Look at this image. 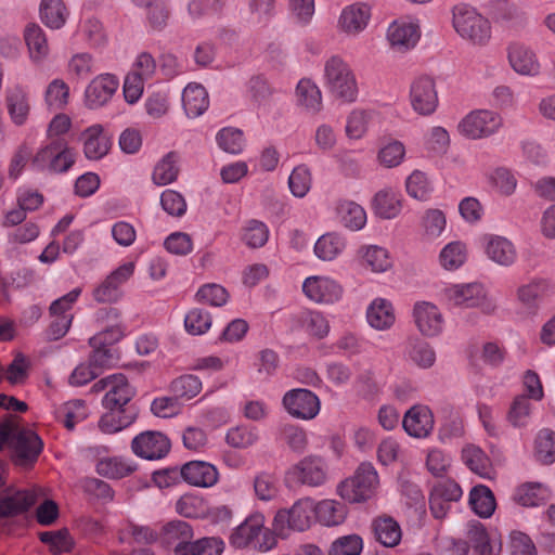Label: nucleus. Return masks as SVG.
<instances>
[{"mask_svg": "<svg viewBox=\"0 0 555 555\" xmlns=\"http://www.w3.org/2000/svg\"><path fill=\"white\" fill-rule=\"evenodd\" d=\"M8 444L12 452V461L16 466L23 468L33 467L41 452L44 443L40 436L31 428L22 426L18 418L12 423L0 424V451ZM5 462L0 460V488L4 486Z\"/></svg>", "mask_w": 555, "mask_h": 555, "instance_id": "1", "label": "nucleus"}, {"mask_svg": "<svg viewBox=\"0 0 555 555\" xmlns=\"http://www.w3.org/2000/svg\"><path fill=\"white\" fill-rule=\"evenodd\" d=\"M452 25L461 38L473 44L485 46L491 38L490 22L470 4L452 8Z\"/></svg>", "mask_w": 555, "mask_h": 555, "instance_id": "2", "label": "nucleus"}, {"mask_svg": "<svg viewBox=\"0 0 555 555\" xmlns=\"http://www.w3.org/2000/svg\"><path fill=\"white\" fill-rule=\"evenodd\" d=\"M325 86L337 99L353 102L358 95L356 77L349 65L339 56H332L324 67Z\"/></svg>", "mask_w": 555, "mask_h": 555, "instance_id": "3", "label": "nucleus"}, {"mask_svg": "<svg viewBox=\"0 0 555 555\" xmlns=\"http://www.w3.org/2000/svg\"><path fill=\"white\" fill-rule=\"evenodd\" d=\"M378 474L372 463L359 465L354 475L338 486L339 495L349 502H363L372 498L378 487Z\"/></svg>", "mask_w": 555, "mask_h": 555, "instance_id": "4", "label": "nucleus"}, {"mask_svg": "<svg viewBox=\"0 0 555 555\" xmlns=\"http://www.w3.org/2000/svg\"><path fill=\"white\" fill-rule=\"evenodd\" d=\"M75 152L63 138L52 139L33 158L31 166L37 170L54 173L66 172L75 163Z\"/></svg>", "mask_w": 555, "mask_h": 555, "instance_id": "5", "label": "nucleus"}, {"mask_svg": "<svg viewBox=\"0 0 555 555\" xmlns=\"http://www.w3.org/2000/svg\"><path fill=\"white\" fill-rule=\"evenodd\" d=\"M327 480V464L321 456L308 455L291 466L284 476L285 486L321 487Z\"/></svg>", "mask_w": 555, "mask_h": 555, "instance_id": "6", "label": "nucleus"}, {"mask_svg": "<svg viewBox=\"0 0 555 555\" xmlns=\"http://www.w3.org/2000/svg\"><path fill=\"white\" fill-rule=\"evenodd\" d=\"M503 125L500 114L490 109H474L457 124L459 133L469 140H480L496 133Z\"/></svg>", "mask_w": 555, "mask_h": 555, "instance_id": "7", "label": "nucleus"}, {"mask_svg": "<svg viewBox=\"0 0 555 555\" xmlns=\"http://www.w3.org/2000/svg\"><path fill=\"white\" fill-rule=\"evenodd\" d=\"M314 518V501L310 498L297 500L291 508L280 509L273 520V528L280 535L287 530L305 531Z\"/></svg>", "mask_w": 555, "mask_h": 555, "instance_id": "8", "label": "nucleus"}, {"mask_svg": "<svg viewBox=\"0 0 555 555\" xmlns=\"http://www.w3.org/2000/svg\"><path fill=\"white\" fill-rule=\"evenodd\" d=\"M412 317L422 336L435 338L440 336L446 327V320L440 309L430 301H416Z\"/></svg>", "mask_w": 555, "mask_h": 555, "instance_id": "9", "label": "nucleus"}, {"mask_svg": "<svg viewBox=\"0 0 555 555\" xmlns=\"http://www.w3.org/2000/svg\"><path fill=\"white\" fill-rule=\"evenodd\" d=\"M283 405L292 416L300 420L314 418L321 409L319 397L302 388L287 391L283 397Z\"/></svg>", "mask_w": 555, "mask_h": 555, "instance_id": "10", "label": "nucleus"}, {"mask_svg": "<svg viewBox=\"0 0 555 555\" xmlns=\"http://www.w3.org/2000/svg\"><path fill=\"white\" fill-rule=\"evenodd\" d=\"M4 103L10 120L14 126L23 127L28 122L33 104L27 87L20 83L8 87Z\"/></svg>", "mask_w": 555, "mask_h": 555, "instance_id": "11", "label": "nucleus"}, {"mask_svg": "<svg viewBox=\"0 0 555 555\" xmlns=\"http://www.w3.org/2000/svg\"><path fill=\"white\" fill-rule=\"evenodd\" d=\"M131 449L135 455L155 461L168 454L170 441L159 431H144L133 438Z\"/></svg>", "mask_w": 555, "mask_h": 555, "instance_id": "12", "label": "nucleus"}, {"mask_svg": "<svg viewBox=\"0 0 555 555\" xmlns=\"http://www.w3.org/2000/svg\"><path fill=\"white\" fill-rule=\"evenodd\" d=\"M413 109L421 115L433 114L438 106V93L433 78L422 76L416 78L410 89Z\"/></svg>", "mask_w": 555, "mask_h": 555, "instance_id": "13", "label": "nucleus"}, {"mask_svg": "<svg viewBox=\"0 0 555 555\" xmlns=\"http://www.w3.org/2000/svg\"><path fill=\"white\" fill-rule=\"evenodd\" d=\"M509 66L521 76L534 77L541 72V64L535 52L527 44L513 41L507 46Z\"/></svg>", "mask_w": 555, "mask_h": 555, "instance_id": "14", "label": "nucleus"}, {"mask_svg": "<svg viewBox=\"0 0 555 555\" xmlns=\"http://www.w3.org/2000/svg\"><path fill=\"white\" fill-rule=\"evenodd\" d=\"M390 46L401 52L416 46L421 38V28L417 21L398 20L392 22L387 30Z\"/></svg>", "mask_w": 555, "mask_h": 555, "instance_id": "15", "label": "nucleus"}, {"mask_svg": "<svg viewBox=\"0 0 555 555\" xmlns=\"http://www.w3.org/2000/svg\"><path fill=\"white\" fill-rule=\"evenodd\" d=\"M119 86L116 76L102 74L91 80L85 91L86 105L89 108H99L106 104Z\"/></svg>", "mask_w": 555, "mask_h": 555, "instance_id": "16", "label": "nucleus"}, {"mask_svg": "<svg viewBox=\"0 0 555 555\" xmlns=\"http://www.w3.org/2000/svg\"><path fill=\"white\" fill-rule=\"evenodd\" d=\"M371 9L365 3H353L345 7L338 17V29L347 36H358L369 25Z\"/></svg>", "mask_w": 555, "mask_h": 555, "instance_id": "17", "label": "nucleus"}, {"mask_svg": "<svg viewBox=\"0 0 555 555\" xmlns=\"http://www.w3.org/2000/svg\"><path fill=\"white\" fill-rule=\"evenodd\" d=\"M434 415L427 405L417 404L404 414L402 426L414 438H426L434 429Z\"/></svg>", "mask_w": 555, "mask_h": 555, "instance_id": "18", "label": "nucleus"}, {"mask_svg": "<svg viewBox=\"0 0 555 555\" xmlns=\"http://www.w3.org/2000/svg\"><path fill=\"white\" fill-rule=\"evenodd\" d=\"M444 297L453 306L473 308L483 301L486 293L481 283L470 282L447 288Z\"/></svg>", "mask_w": 555, "mask_h": 555, "instance_id": "19", "label": "nucleus"}, {"mask_svg": "<svg viewBox=\"0 0 555 555\" xmlns=\"http://www.w3.org/2000/svg\"><path fill=\"white\" fill-rule=\"evenodd\" d=\"M180 476L192 486L209 488L217 483L219 474L217 468L207 462L192 461L181 467Z\"/></svg>", "mask_w": 555, "mask_h": 555, "instance_id": "20", "label": "nucleus"}, {"mask_svg": "<svg viewBox=\"0 0 555 555\" xmlns=\"http://www.w3.org/2000/svg\"><path fill=\"white\" fill-rule=\"evenodd\" d=\"M24 40L31 63L41 65L50 55V47L44 30L35 23L28 24L24 29Z\"/></svg>", "mask_w": 555, "mask_h": 555, "instance_id": "21", "label": "nucleus"}, {"mask_svg": "<svg viewBox=\"0 0 555 555\" xmlns=\"http://www.w3.org/2000/svg\"><path fill=\"white\" fill-rule=\"evenodd\" d=\"M264 524L263 516L260 514L247 517L241 525H238L230 535V544L234 548H254V544L258 535L262 531Z\"/></svg>", "mask_w": 555, "mask_h": 555, "instance_id": "22", "label": "nucleus"}, {"mask_svg": "<svg viewBox=\"0 0 555 555\" xmlns=\"http://www.w3.org/2000/svg\"><path fill=\"white\" fill-rule=\"evenodd\" d=\"M302 291L309 299L319 304H332L343 295L336 280H304Z\"/></svg>", "mask_w": 555, "mask_h": 555, "instance_id": "23", "label": "nucleus"}, {"mask_svg": "<svg viewBox=\"0 0 555 555\" xmlns=\"http://www.w3.org/2000/svg\"><path fill=\"white\" fill-rule=\"evenodd\" d=\"M38 503L35 490H18L0 498V517H11L27 512Z\"/></svg>", "mask_w": 555, "mask_h": 555, "instance_id": "24", "label": "nucleus"}, {"mask_svg": "<svg viewBox=\"0 0 555 555\" xmlns=\"http://www.w3.org/2000/svg\"><path fill=\"white\" fill-rule=\"evenodd\" d=\"M82 138L83 152L87 158L100 159L108 153L111 140L101 125L95 124L88 127L83 131Z\"/></svg>", "mask_w": 555, "mask_h": 555, "instance_id": "25", "label": "nucleus"}, {"mask_svg": "<svg viewBox=\"0 0 555 555\" xmlns=\"http://www.w3.org/2000/svg\"><path fill=\"white\" fill-rule=\"evenodd\" d=\"M366 321L377 331L389 330L396 321L392 304L385 298H375L366 309Z\"/></svg>", "mask_w": 555, "mask_h": 555, "instance_id": "26", "label": "nucleus"}, {"mask_svg": "<svg viewBox=\"0 0 555 555\" xmlns=\"http://www.w3.org/2000/svg\"><path fill=\"white\" fill-rule=\"evenodd\" d=\"M134 391L122 374H115L109 390L105 393L102 404L106 410H125L124 406L132 399Z\"/></svg>", "mask_w": 555, "mask_h": 555, "instance_id": "27", "label": "nucleus"}, {"mask_svg": "<svg viewBox=\"0 0 555 555\" xmlns=\"http://www.w3.org/2000/svg\"><path fill=\"white\" fill-rule=\"evenodd\" d=\"M372 530L375 540L386 547L397 546L402 538L400 525L390 516L375 518L372 522Z\"/></svg>", "mask_w": 555, "mask_h": 555, "instance_id": "28", "label": "nucleus"}, {"mask_svg": "<svg viewBox=\"0 0 555 555\" xmlns=\"http://www.w3.org/2000/svg\"><path fill=\"white\" fill-rule=\"evenodd\" d=\"M550 287L545 280H532L517 291L520 305L529 314L537 313L542 298L548 295Z\"/></svg>", "mask_w": 555, "mask_h": 555, "instance_id": "29", "label": "nucleus"}, {"mask_svg": "<svg viewBox=\"0 0 555 555\" xmlns=\"http://www.w3.org/2000/svg\"><path fill=\"white\" fill-rule=\"evenodd\" d=\"M182 104L189 117L201 116L209 105L206 89L199 83H189L182 92Z\"/></svg>", "mask_w": 555, "mask_h": 555, "instance_id": "30", "label": "nucleus"}, {"mask_svg": "<svg viewBox=\"0 0 555 555\" xmlns=\"http://www.w3.org/2000/svg\"><path fill=\"white\" fill-rule=\"evenodd\" d=\"M486 243V254L500 266H511L516 259V249L511 241L499 235H489Z\"/></svg>", "mask_w": 555, "mask_h": 555, "instance_id": "31", "label": "nucleus"}, {"mask_svg": "<svg viewBox=\"0 0 555 555\" xmlns=\"http://www.w3.org/2000/svg\"><path fill=\"white\" fill-rule=\"evenodd\" d=\"M193 529L189 522L183 520H172L163 526L159 532V542L166 547L177 548L192 540Z\"/></svg>", "mask_w": 555, "mask_h": 555, "instance_id": "32", "label": "nucleus"}, {"mask_svg": "<svg viewBox=\"0 0 555 555\" xmlns=\"http://www.w3.org/2000/svg\"><path fill=\"white\" fill-rule=\"evenodd\" d=\"M405 354L410 361L421 369H429L436 362L435 349L429 343L420 337H411L408 339Z\"/></svg>", "mask_w": 555, "mask_h": 555, "instance_id": "33", "label": "nucleus"}, {"mask_svg": "<svg viewBox=\"0 0 555 555\" xmlns=\"http://www.w3.org/2000/svg\"><path fill=\"white\" fill-rule=\"evenodd\" d=\"M363 266L374 273H384L392 267V258L385 247L365 245L359 250Z\"/></svg>", "mask_w": 555, "mask_h": 555, "instance_id": "34", "label": "nucleus"}, {"mask_svg": "<svg viewBox=\"0 0 555 555\" xmlns=\"http://www.w3.org/2000/svg\"><path fill=\"white\" fill-rule=\"evenodd\" d=\"M135 465L128 459L120 456H105L98 461L96 473L108 479H120L135 470Z\"/></svg>", "mask_w": 555, "mask_h": 555, "instance_id": "35", "label": "nucleus"}, {"mask_svg": "<svg viewBox=\"0 0 555 555\" xmlns=\"http://www.w3.org/2000/svg\"><path fill=\"white\" fill-rule=\"evenodd\" d=\"M347 507L335 500H322L314 503V518L324 526H337L344 522Z\"/></svg>", "mask_w": 555, "mask_h": 555, "instance_id": "36", "label": "nucleus"}, {"mask_svg": "<svg viewBox=\"0 0 555 555\" xmlns=\"http://www.w3.org/2000/svg\"><path fill=\"white\" fill-rule=\"evenodd\" d=\"M297 104L307 113L318 114L322 108V95L319 87L310 79H301L296 87Z\"/></svg>", "mask_w": 555, "mask_h": 555, "instance_id": "37", "label": "nucleus"}, {"mask_svg": "<svg viewBox=\"0 0 555 555\" xmlns=\"http://www.w3.org/2000/svg\"><path fill=\"white\" fill-rule=\"evenodd\" d=\"M346 248V240L336 232H328L318 238L314 244L315 256L323 261H332Z\"/></svg>", "mask_w": 555, "mask_h": 555, "instance_id": "38", "label": "nucleus"}, {"mask_svg": "<svg viewBox=\"0 0 555 555\" xmlns=\"http://www.w3.org/2000/svg\"><path fill=\"white\" fill-rule=\"evenodd\" d=\"M374 212L383 219L396 218L401 210V201L398 193L387 189L380 190L373 197Z\"/></svg>", "mask_w": 555, "mask_h": 555, "instance_id": "39", "label": "nucleus"}, {"mask_svg": "<svg viewBox=\"0 0 555 555\" xmlns=\"http://www.w3.org/2000/svg\"><path fill=\"white\" fill-rule=\"evenodd\" d=\"M179 171V155L169 152L155 165L152 180L157 185H167L177 180Z\"/></svg>", "mask_w": 555, "mask_h": 555, "instance_id": "40", "label": "nucleus"}, {"mask_svg": "<svg viewBox=\"0 0 555 555\" xmlns=\"http://www.w3.org/2000/svg\"><path fill=\"white\" fill-rule=\"evenodd\" d=\"M39 13L42 23L51 29L62 28L68 16L63 0H41Z\"/></svg>", "mask_w": 555, "mask_h": 555, "instance_id": "41", "label": "nucleus"}, {"mask_svg": "<svg viewBox=\"0 0 555 555\" xmlns=\"http://www.w3.org/2000/svg\"><path fill=\"white\" fill-rule=\"evenodd\" d=\"M462 459L472 472L482 478H490L491 463L481 448L475 444L465 446L462 450Z\"/></svg>", "mask_w": 555, "mask_h": 555, "instance_id": "42", "label": "nucleus"}, {"mask_svg": "<svg viewBox=\"0 0 555 555\" xmlns=\"http://www.w3.org/2000/svg\"><path fill=\"white\" fill-rule=\"evenodd\" d=\"M341 224L351 231L361 230L366 224V212L354 202L344 201L337 207Z\"/></svg>", "mask_w": 555, "mask_h": 555, "instance_id": "43", "label": "nucleus"}, {"mask_svg": "<svg viewBox=\"0 0 555 555\" xmlns=\"http://www.w3.org/2000/svg\"><path fill=\"white\" fill-rule=\"evenodd\" d=\"M469 505L480 517H490L495 509V499L492 491L486 486H476L469 493Z\"/></svg>", "mask_w": 555, "mask_h": 555, "instance_id": "44", "label": "nucleus"}, {"mask_svg": "<svg viewBox=\"0 0 555 555\" xmlns=\"http://www.w3.org/2000/svg\"><path fill=\"white\" fill-rule=\"evenodd\" d=\"M468 257L467 246L462 241L448 243L439 254V262L446 270H456L462 267Z\"/></svg>", "mask_w": 555, "mask_h": 555, "instance_id": "45", "label": "nucleus"}, {"mask_svg": "<svg viewBox=\"0 0 555 555\" xmlns=\"http://www.w3.org/2000/svg\"><path fill=\"white\" fill-rule=\"evenodd\" d=\"M135 420V414L127 410H108L99 421L100 429L105 434L117 433L130 426Z\"/></svg>", "mask_w": 555, "mask_h": 555, "instance_id": "46", "label": "nucleus"}, {"mask_svg": "<svg viewBox=\"0 0 555 555\" xmlns=\"http://www.w3.org/2000/svg\"><path fill=\"white\" fill-rule=\"evenodd\" d=\"M202 380L193 374H185L175 378L170 385V391L181 401H189L202 390Z\"/></svg>", "mask_w": 555, "mask_h": 555, "instance_id": "47", "label": "nucleus"}, {"mask_svg": "<svg viewBox=\"0 0 555 555\" xmlns=\"http://www.w3.org/2000/svg\"><path fill=\"white\" fill-rule=\"evenodd\" d=\"M513 500L521 506L535 507L545 502L546 491L540 483H525L515 490Z\"/></svg>", "mask_w": 555, "mask_h": 555, "instance_id": "48", "label": "nucleus"}, {"mask_svg": "<svg viewBox=\"0 0 555 555\" xmlns=\"http://www.w3.org/2000/svg\"><path fill=\"white\" fill-rule=\"evenodd\" d=\"M211 325V314L202 308H193L184 317V330L193 336L206 334Z\"/></svg>", "mask_w": 555, "mask_h": 555, "instance_id": "49", "label": "nucleus"}, {"mask_svg": "<svg viewBox=\"0 0 555 555\" xmlns=\"http://www.w3.org/2000/svg\"><path fill=\"white\" fill-rule=\"evenodd\" d=\"M466 537L473 546L476 555H492L488 532L485 526L477 520L467 524Z\"/></svg>", "mask_w": 555, "mask_h": 555, "instance_id": "50", "label": "nucleus"}, {"mask_svg": "<svg viewBox=\"0 0 555 555\" xmlns=\"http://www.w3.org/2000/svg\"><path fill=\"white\" fill-rule=\"evenodd\" d=\"M298 322L302 328L317 338H324L330 332V324L325 317L318 311H301L298 314Z\"/></svg>", "mask_w": 555, "mask_h": 555, "instance_id": "51", "label": "nucleus"}, {"mask_svg": "<svg viewBox=\"0 0 555 555\" xmlns=\"http://www.w3.org/2000/svg\"><path fill=\"white\" fill-rule=\"evenodd\" d=\"M254 491L257 499L263 502L274 500L279 494V479L269 472H260L254 478Z\"/></svg>", "mask_w": 555, "mask_h": 555, "instance_id": "52", "label": "nucleus"}, {"mask_svg": "<svg viewBox=\"0 0 555 555\" xmlns=\"http://www.w3.org/2000/svg\"><path fill=\"white\" fill-rule=\"evenodd\" d=\"M406 192L410 196L426 201L434 191L433 182L427 175L421 170H414L405 181Z\"/></svg>", "mask_w": 555, "mask_h": 555, "instance_id": "53", "label": "nucleus"}, {"mask_svg": "<svg viewBox=\"0 0 555 555\" xmlns=\"http://www.w3.org/2000/svg\"><path fill=\"white\" fill-rule=\"evenodd\" d=\"M69 100V87L62 79H53L44 92V102L49 108L62 109Z\"/></svg>", "mask_w": 555, "mask_h": 555, "instance_id": "54", "label": "nucleus"}, {"mask_svg": "<svg viewBox=\"0 0 555 555\" xmlns=\"http://www.w3.org/2000/svg\"><path fill=\"white\" fill-rule=\"evenodd\" d=\"M312 176L307 165H298L288 177V186L295 197H305L311 189Z\"/></svg>", "mask_w": 555, "mask_h": 555, "instance_id": "55", "label": "nucleus"}, {"mask_svg": "<svg viewBox=\"0 0 555 555\" xmlns=\"http://www.w3.org/2000/svg\"><path fill=\"white\" fill-rule=\"evenodd\" d=\"M535 457L543 464L555 462V433L548 428L539 431L535 438Z\"/></svg>", "mask_w": 555, "mask_h": 555, "instance_id": "56", "label": "nucleus"}, {"mask_svg": "<svg viewBox=\"0 0 555 555\" xmlns=\"http://www.w3.org/2000/svg\"><path fill=\"white\" fill-rule=\"evenodd\" d=\"M450 134L448 130L440 126L431 127L424 137L426 150L435 155H443L450 146Z\"/></svg>", "mask_w": 555, "mask_h": 555, "instance_id": "57", "label": "nucleus"}, {"mask_svg": "<svg viewBox=\"0 0 555 555\" xmlns=\"http://www.w3.org/2000/svg\"><path fill=\"white\" fill-rule=\"evenodd\" d=\"M218 146L230 154H240L244 149V134L240 129L227 127L217 132Z\"/></svg>", "mask_w": 555, "mask_h": 555, "instance_id": "58", "label": "nucleus"}, {"mask_svg": "<svg viewBox=\"0 0 555 555\" xmlns=\"http://www.w3.org/2000/svg\"><path fill=\"white\" fill-rule=\"evenodd\" d=\"M258 440V431L249 426H236L228 430L225 435L227 443L235 449H247L254 446Z\"/></svg>", "mask_w": 555, "mask_h": 555, "instance_id": "59", "label": "nucleus"}, {"mask_svg": "<svg viewBox=\"0 0 555 555\" xmlns=\"http://www.w3.org/2000/svg\"><path fill=\"white\" fill-rule=\"evenodd\" d=\"M242 238L249 247H262L268 242L269 229L262 221L255 219L249 220L243 228Z\"/></svg>", "mask_w": 555, "mask_h": 555, "instance_id": "60", "label": "nucleus"}, {"mask_svg": "<svg viewBox=\"0 0 555 555\" xmlns=\"http://www.w3.org/2000/svg\"><path fill=\"white\" fill-rule=\"evenodd\" d=\"M228 298V291L222 285L217 283H208L203 285L195 295L196 301L212 307L223 306L227 304Z\"/></svg>", "mask_w": 555, "mask_h": 555, "instance_id": "61", "label": "nucleus"}, {"mask_svg": "<svg viewBox=\"0 0 555 555\" xmlns=\"http://www.w3.org/2000/svg\"><path fill=\"white\" fill-rule=\"evenodd\" d=\"M405 156V146L402 142L392 140L383 145L377 154L379 164L386 168L399 166Z\"/></svg>", "mask_w": 555, "mask_h": 555, "instance_id": "62", "label": "nucleus"}, {"mask_svg": "<svg viewBox=\"0 0 555 555\" xmlns=\"http://www.w3.org/2000/svg\"><path fill=\"white\" fill-rule=\"evenodd\" d=\"M176 511L188 518H199L206 514V504L197 495L184 494L177 501Z\"/></svg>", "mask_w": 555, "mask_h": 555, "instance_id": "63", "label": "nucleus"}, {"mask_svg": "<svg viewBox=\"0 0 555 555\" xmlns=\"http://www.w3.org/2000/svg\"><path fill=\"white\" fill-rule=\"evenodd\" d=\"M362 550V538L358 534H349L336 539L331 545L328 555H360Z\"/></svg>", "mask_w": 555, "mask_h": 555, "instance_id": "64", "label": "nucleus"}]
</instances>
